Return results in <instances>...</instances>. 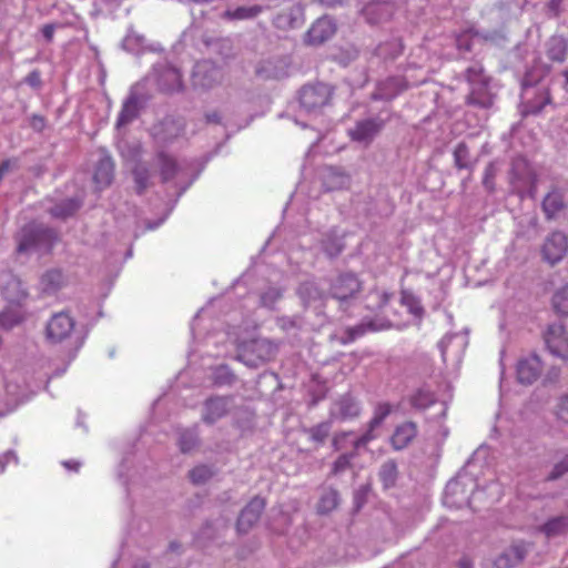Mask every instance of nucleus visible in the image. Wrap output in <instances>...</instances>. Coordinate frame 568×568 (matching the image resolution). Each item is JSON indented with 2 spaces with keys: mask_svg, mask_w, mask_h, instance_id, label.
I'll use <instances>...</instances> for the list:
<instances>
[{
  "mask_svg": "<svg viewBox=\"0 0 568 568\" xmlns=\"http://www.w3.org/2000/svg\"><path fill=\"white\" fill-rule=\"evenodd\" d=\"M541 209L546 220H555L566 209L564 194L558 189H551L541 202Z\"/></svg>",
  "mask_w": 568,
  "mask_h": 568,
  "instance_id": "13",
  "label": "nucleus"
},
{
  "mask_svg": "<svg viewBox=\"0 0 568 568\" xmlns=\"http://www.w3.org/2000/svg\"><path fill=\"white\" fill-rule=\"evenodd\" d=\"M393 405L389 402H378L373 408V414L368 423L381 427L385 419L393 413Z\"/></svg>",
  "mask_w": 568,
  "mask_h": 568,
  "instance_id": "28",
  "label": "nucleus"
},
{
  "mask_svg": "<svg viewBox=\"0 0 568 568\" xmlns=\"http://www.w3.org/2000/svg\"><path fill=\"white\" fill-rule=\"evenodd\" d=\"M436 402L435 394L425 387L416 389L409 397L410 405L416 409H426Z\"/></svg>",
  "mask_w": 568,
  "mask_h": 568,
  "instance_id": "25",
  "label": "nucleus"
},
{
  "mask_svg": "<svg viewBox=\"0 0 568 568\" xmlns=\"http://www.w3.org/2000/svg\"><path fill=\"white\" fill-rule=\"evenodd\" d=\"M526 556V549L523 545H514L500 554L494 565L496 568H513L520 564Z\"/></svg>",
  "mask_w": 568,
  "mask_h": 568,
  "instance_id": "18",
  "label": "nucleus"
},
{
  "mask_svg": "<svg viewBox=\"0 0 568 568\" xmlns=\"http://www.w3.org/2000/svg\"><path fill=\"white\" fill-rule=\"evenodd\" d=\"M275 353L276 347L272 342L257 338L244 343L236 358L250 367H257L271 361L275 356Z\"/></svg>",
  "mask_w": 568,
  "mask_h": 568,
  "instance_id": "1",
  "label": "nucleus"
},
{
  "mask_svg": "<svg viewBox=\"0 0 568 568\" xmlns=\"http://www.w3.org/2000/svg\"><path fill=\"white\" fill-rule=\"evenodd\" d=\"M197 444V437L192 432H184L180 436L179 446L183 453L191 452Z\"/></svg>",
  "mask_w": 568,
  "mask_h": 568,
  "instance_id": "41",
  "label": "nucleus"
},
{
  "mask_svg": "<svg viewBox=\"0 0 568 568\" xmlns=\"http://www.w3.org/2000/svg\"><path fill=\"white\" fill-rule=\"evenodd\" d=\"M457 566L458 568H473V562L467 556H464L459 559Z\"/></svg>",
  "mask_w": 568,
  "mask_h": 568,
  "instance_id": "55",
  "label": "nucleus"
},
{
  "mask_svg": "<svg viewBox=\"0 0 568 568\" xmlns=\"http://www.w3.org/2000/svg\"><path fill=\"white\" fill-rule=\"evenodd\" d=\"M20 322V317L16 316L14 318L9 317V312L4 311L0 314V325L4 327H11L12 325Z\"/></svg>",
  "mask_w": 568,
  "mask_h": 568,
  "instance_id": "52",
  "label": "nucleus"
},
{
  "mask_svg": "<svg viewBox=\"0 0 568 568\" xmlns=\"http://www.w3.org/2000/svg\"><path fill=\"white\" fill-rule=\"evenodd\" d=\"M41 285L45 292H55L64 285V276L60 270H50L41 277Z\"/></svg>",
  "mask_w": 568,
  "mask_h": 568,
  "instance_id": "27",
  "label": "nucleus"
},
{
  "mask_svg": "<svg viewBox=\"0 0 568 568\" xmlns=\"http://www.w3.org/2000/svg\"><path fill=\"white\" fill-rule=\"evenodd\" d=\"M562 77L565 78V88H567L568 85V68L565 69L562 72H561Z\"/></svg>",
  "mask_w": 568,
  "mask_h": 568,
  "instance_id": "62",
  "label": "nucleus"
},
{
  "mask_svg": "<svg viewBox=\"0 0 568 568\" xmlns=\"http://www.w3.org/2000/svg\"><path fill=\"white\" fill-rule=\"evenodd\" d=\"M212 379L216 386L231 385L235 381V375L226 365H221L215 368Z\"/></svg>",
  "mask_w": 568,
  "mask_h": 568,
  "instance_id": "37",
  "label": "nucleus"
},
{
  "mask_svg": "<svg viewBox=\"0 0 568 568\" xmlns=\"http://www.w3.org/2000/svg\"><path fill=\"white\" fill-rule=\"evenodd\" d=\"M42 34L47 41H52L54 34V26L53 24H44L42 27Z\"/></svg>",
  "mask_w": 568,
  "mask_h": 568,
  "instance_id": "53",
  "label": "nucleus"
},
{
  "mask_svg": "<svg viewBox=\"0 0 568 568\" xmlns=\"http://www.w3.org/2000/svg\"><path fill=\"white\" fill-rule=\"evenodd\" d=\"M544 365L539 356L530 354L520 358L517 363V378L519 383L530 385L541 375Z\"/></svg>",
  "mask_w": 568,
  "mask_h": 568,
  "instance_id": "8",
  "label": "nucleus"
},
{
  "mask_svg": "<svg viewBox=\"0 0 568 568\" xmlns=\"http://www.w3.org/2000/svg\"><path fill=\"white\" fill-rule=\"evenodd\" d=\"M336 32V26L332 19L323 17L317 19L308 29L305 42L311 45H320L331 39Z\"/></svg>",
  "mask_w": 568,
  "mask_h": 568,
  "instance_id": "11",
  "label": "nucleus"
},
{
  "mask_svg": "<svg viewBox=\"0 0 568 568\" xmlns=\"http://www.w3.org/2000/svg\"><path fill=\"white\" fill-rule=\"evenodd\" d=\"M353 435V432H341L334 435L332 446L334 450L338 452L346 447L348 438Z\"/></svg>",
  "mask_w": 568,
  "mask_h": 568,
  "instance_id": "45",
  "label": "nucleus"
},
{
  "mask_svg": "<svg viewBox=\"0 0 568 568\" xmlns=\"http://www.w3.org/2000/svg\"><path fill=\"white\" fill-rule=\"evenodd\" d=\"M331 432V424L327 422L320 423L313 427H311L307 433L310 438L318 444H323L325 439L328 437Z\"/></svg>",
  "mask_w": 568,
  "mask_h": 568,
  "instance_id": "38",
  "label": "nucleus"
},
{
  "mask_svg": "<svg viewBox=\"0 0 568 568\" xmlns=\"http://www.w3.org/2000/svg\"><path fill=\"white\" fill-rule=\"evenodd\" d=\"M232 396H212L203 404L202 419L206 424H214L227 415Z\"/></svg>",
  "mask_w": 568,
  "mask_h": 568,
  "instance_id": "9",
  "label": "nucleus"
},
{
  "mask_svg": "<svg viewBox=\"0 0 568 568\" xmlns=\"http://www.w3.org/2000/svg\"><path fill=\"white\" fill-rule=\"evenodd\" d=\"M377 294H378L379 300H381L379 307H383L386 304H388L389 298H390V295L388 293H386V292H378Z\"/></svg>",
  "mask_w": 568,
  "mask_h": 568,
  "instance_id": "56",
  "label": "nucleus"
},
{
  "mask_svg": "<svg viewBox=\"0 0 568 568\" xmlns=\"http://www.w3.org/2000/svg\"><path fill=\"white\" fill-rule=\"evenodd\" d=\"M552 307L558 315H568V285L562 286L554 294Z\"/></svg>",
  "mask_w": 568,
  "mask_h": 568,
  "instance_id": "33",
  "label": "nucleus"
},
{
  "mask_svg": "<svg viewBox=\"0 0 568 568\" xmlns=\"http://www.w3.org/2000/svg\"><path fill=\"white\" fill-rule=\"evenodd\" d=\"M156 164L163 183L175 178L178 173V163L171 155L160 152L156 155Z\"/></svg>",
  "mask_w": 568,
  "mask_h": 568,
  "instance_id": "23",
  "label": "nucleus"
},
{
  "mask_svg": "<svg viewBox=\"0 0 568 568\" xmlns=\"http://www.w3.org/2000/svg\"><path fill=\"white\" fill-rule=\"evenodd\" d=\"M566 473H568V470L561 465L560 462H558L554 466V468L550 471V474L548 475L547 479L548 480H556V479H558L559 477H561Z\"/></svg>",
  "mask_w": 568,
  "mask_h": 568,
  "instance_id": "51",
  "label": "nucleus"
},
{
  "mask_svg": "<svg viewBox=\"0 0 568 568\" xmlns=\"http://www.w3.org/2000/svg\"><path fill=\"white\" fill-rule=\"evenodd\" d=\"M265 505V499L260 496L248 501L237 518L236 529L240 534L247 532L258 521Z\"/></svg>",
  "mask_w": 568,
  "mask_h": 568,
  "instance_id": "6",
  "label": "nucleus"
},
{
  "mask_svg": "<svg viewBox=\"0 0 568 568\" xmlns=\"http://www.w3.org/2000/svg\"><path fill=\"white\" fill-rule=\"evenodd\" d=\"M323 246L326 254L331 257L338 255L343 251V245L335 243L331 245L328 241H325Z\"/></svg>",
  "mask_w": 568,
  "mask_h": 568,
  "instance_id": "48",
  "label": "nucleus"
},
{
  "mask_svg": "<svg viewBox=\"0 0 568 568\" xmlns=\"http://www.w3.org/2000/svg\"><path fill=\"white\" fill-rule=\"evenodd\" d=\"M63 464H64V466H65L67 468H69V469H74V470H77V469L79 468V464H78V463H75V462H65V463H63Z\"/></svg>",
  "mask_w": 568,
  "mask_h": 568,
  "instance_id": "60",
  "label": "nucleus"
},
{
  "mask_svg": "<svg viewBox=\"0 0 568 568\" xmlns=\"http://www.w3.org/2000/svg\"><path fill=\"white\" fill-rule=\"evenodd\" d=\"M10 285H12L16 288H20L21 284L18 280L11 278ZM6 298L9 301H17L20 302L22 298L26 297V294L22 290H19L18 294L16 296L9 295L7 292H4Z\"/></svg>",
  "mask_w": 568,
  "mask_h": 568,
  "instance_id": "49",
  "label": "nucleus"
},
{
  "mask_svg": "<svg viewBox=\"0 0 568 568\" xmlns=\"http://www.w3.org/2000/svg\"><path fill=\"white\" fill-rule=\"evenodd\" d=\"M556 415L560 420L568 424V394L560 398L557 405Z\"/></svg>",
  "mask_w": 568,
  "mask_h": 568,
  "instance_id": "47",
  "label": "nucleus"
},
{
  "mask_svg": "<svg viewBox=\"0 0 568 568\" xmlns=\"http://www.w3.org/2000/svg\"><path fill=\"white\" fill-rule=\"evenodd\" d=\"M539 530L548 538L564 535L568 531V516L552 517Z\"/></svg>",
  "mask_w": 568,
  "mask_h": 568,
  "instance_id": "24",
  "label": "nucleus"
},
{
  "mask_svg": "<svg viewBox=\"0 0 568 568\" xmlns=\"http://www.w3.org/2000/svg\"><path fill=\"white\" fill-rule=\"evenodd\" d=\"M12 166V160H4L0 163V175H4Z\"/></svg>",
  "mask_w": 568,
  "mask_h": 568,
  "instance_id": "54",
  "label": "nucleus"
},
{
  "mask_svg": "<svg viewBox=\"0 0 568 568\" xmlns=\"http://www.w3.org/2000/svg\"><path fill=\"white\" fill-rule=\"evenodd\" d=\"M52 231L34 227H24L18 244V252L23 253L37 246L44 237H50Z\"/></svg>",
  "mask_w": 568,
  "mask_h": 568,
  "instance_id": "16",
  "label": "nucleus"
},
{
  "mask_svg": "<svg viewBox=\"0 0 568 568\" xmlns=\"http://www.w3.org/2000/svg\"><path fill=\"white\" fill-rule=\"evenodd\" d=\"M547 58L556 63H564L568 57V40L564 36H552L545 45Z\"/></svg>",
  "mask_w": 568,
  "mask_h": 568,
  "instance_id": "15",
  "label": "nucleus"
},
{
  "mask_svg": "<svg viewBox=\"0 0 568 568\" xmlns=\"http://www.w3.org/2000/svg\"><path fill=\"white\" fill-rule=\"evenodd\" d=\"M270 294H271V292H270ZM272 294L274 295L273 300H277V298H280V296H281V294H280L277 291H272ZM267 297H268V293H265V294L262 296V302H263V304H264V305H266V304H267V302H266Z\"/></svg>",
  "mask_w": 568,
  "mask_h": 568,
  "instance_id": "58",
  "label": "nucleus"
},
{
  "mask_svg": "<svg viewBox=\"0 0 568 568\" xmlns=\"http://www.w3.org/2000/svg\"><path fill=\"white\" fill-rule=\"evenodd\" d=\"M466 103L481 109L491 108L494 98L488 91V84H478L477 88H473L466 98Z\"/></svg>",
  "mask_w": 568,
  "mask_h": 568,
  "instance_id": "22",
  "label": "nucleus"
},
{
  "mask_svg": "<svg viewBox=\"0 0 568 568\" xmlns=\"http://www.w3.org/2000/svg\"><path fill=\"white\" fill-rule=\"evenodd\" d=\"M549 103H551V94H550L549 90H546V98H545L544 104H549Z\"/></svg>",
  "mask_w": 568,
  "mask_h": 568,
  "instance_id": "61",
  "label": "nucleus"
},
{
  "mask_svg": "<svg viewBox=\"0 0 568 568\" xmlns=\"http://www.w3.org/2000/svg\"><path fill=\"white\" fill-rule=\"evenodd\" d=\"M297 294L305 306H310L315 303L324 304L326 294L313 282H304L300 285Z\"/></svg>",
  "mask_w": 568,
  "mask_h": 568,
  "instance_id": "19",
  "label": "nucleus"
},
{
  "mask_svg": "<svg viewBox=\"0 0 568 568\" xmlns=\"http://www.w3.org/2000/svg\"><path fill=\"white\" fill-rule=\"evenodd\" d=\"M358 455L356 450L352 448L351 453L341 454L332 465L331 474L336 476L352 467L353 459Z\"/></svg>",
  "mask_w": 568,
  "mask_h": 568,
  "instance_id": "34",
  "label": "nucleus"
},
{
  "mask_svg": "<svg viewBox=\"0 0 568 568\" xmlns=\"http://www.w3.org/2000/svg\"><path fill=\"white\" fill-rule=\"evenodd\" d=\"M390 6L387 2H371L363 9L366 21L377 24L390 17Z\"/></svg>",
  "mask_w": 568,
  "mask_h": 568,
  "instance_id": "21",
  "label": "nucleus"
},
{
  "mask_svg": "<svg viewBox=\"0 0 568 568\" xmlns=\"http://www.w3.org/2000/svg\"><path fill=\"white\" fill-rule=\"evenodd\" d=\"M454 161L457 169L463 170L468 168L469 149L466 143L460 142L454 150Z\"/></svg>",
  "mask_w": 568,
  "mask_h": 568,
  "instance_id": "39",
  "label": "nucleus"
},
{
  "mask_svg": "<svg viewBox=\"0 0 568 568\" xmlns=\"http://www.w3.org/2000/svg\"><path fill=\"white\" fill-rule=\"evenodd\" d=\"M73 328L74 321L68 313H57L47 324V338L52 343L62 342L71 335Z\"/></svg>",
  "mask_w": 568,
  "mask_h": 568,
  "instance_id": "5",
  "label": "nucleus"
},
{
  "mask_svg": "<svg viewBox=\"0 0 568 568\" xmlns=\"http://www.w3.org/2000/svg\"><path fill=\"white\" fill-rule=\"evenodd\" d=\"M114 163L110 156H103L99 160L94 174L93 181L98 189H104L109 186L113 180Z\"/></svg>",
  "mask_w": 568,
  "mask_h": 568,
  "instance_id": "17",
  "label": "nucleus"
},
{
  "mask_svg": "<svg viewBox=\"0 0 568 568\" xmlns=\"http://www.w3.org/2000/svg\"><path fill=\"white\" fill-rule=\"evenodd\" d=\"M333 95V89L325 83H314L302 88L300 92V102L307 110H315L329 103Z\"/></svg>",
  "mask_w": 568,
  "mask_h": 568,
  "instance_id": "3",
  "label": "nucleus"
},
{
  "mask_svg": "<svg viewBox=\"0 0 568 568\" xmlns=\"http://www.w3.org/2000/svg\"><path fill=\"white\" fill-rule=\"evenodd\" d=\"M568 252V237L565 233L552 232L542 245V256L550 265L560 262Z\"/></svg>",
  "mask_w": 568,
  "mask_h": 568,
  "instance_id": "4",
  "label": "nucleus"
},
{
  "mask_svg": "<svg viewBox=\"0 0 568 568\" xmlns=\"http://www.w3.org/2000/svg\"><path fill=\"white\" fill-rule=\"evenodd\" d=\"M382 128V121L367 119L357 122L354 129L351 130L349 135L354 141L369 143Z\"/></svg>",
  "mask_w": 568,
  "mask_h": 568,
  "instance_id": "14",
  "label": "nucleus"
},
{
  "mask_svg": "<svg viewBox=\"0 0 568 568\" xmlns=\"http://www.w3.org/2000/svg\"><path fill=\"white\" fill-rule=\"evenodd\" d=\"M43 124H44L43 118H41V116H33V126L34 128H38V125H39V128H42Z\"/></svg>",
  "mask_w": 568,
  "mask_h": 568,
  "instance_id": "59",
  "label": "nucleus"
},
{
  "mask_svg": "<svg viewBox=\"0 0 568 568\" xmlns=\"http://www.w3.org/2000/svg\"><path fill=\"white\" fill-rule=\"evenodd\" d=\"M338 500H339L338 491L335 489H328L321 496V498L318 500V504H317L318 513H321V514L331 513L332 510H334L337 507Z\"/></svg>",
  "mask_w": 568,
  "mask_h": 568,
  "instance_id": "30",
  "label": "nucleus"
},
{
  "mask_svg": "<svg viewBox=\"0 0 568 568\" xmlns=\"http://www.w3.org/2000/svg\"><path fill=\"white\" fill-rule=\"evenodd\" d=\"M561 465L568 470V455H566L561 460Z\"/></svg>",
  "mask_w": 568,
  "mask_h": 568,
  "instance_id": "63",
  "label": "nucleus"
},
{
  "mask_svg": "<svg viewBox=\"0 0 568 568\" xmlns=\"http://www.w3.org/2000/svg\"><path fill=\"white\" fill-rule=\"evenodd\" d=\"M138 116V103L134 99L128 100L118 116L116 125L123 126L133 121Z\"/></svg>",
  "mask_w": 568,
  "mask_h": 568,
  "instance_id": "32",
  "label": "nucleus"
},
{
  "mask_svg": "<svg viewBox=\"0 0 568 568\" xmlns=\"http://www.w3.org/2000/svg\"><path fill=\"white\" fill-rule=\"evenodd\" d=\"M263 11L261 6L239 7L234 10H226L223 18L229 20H247L257 17Z\"/></svg>",
  "mask_w": 568,
  "mask_h": 568,
  "instance_id": "26",
  "label": "nucleus"
},
{
  "mask_svg": "<svg viewBox=\"0 0 568 568\" xmlns=\"http://www.w3.org/2000/svg\"><path fill=\"white\" fill-rule=\"evenodd\" d=\"M496 176V169L493 163H489L484 172L483 184L490 192L494 191V179Z\"/></svg>",
  "mask_w": 568,
  "mask_h": 568,
  "instance_id": "46",
  "label": "nucleus"
},
{
  "mask_svg": "<svg viewBox=\"0 0 568 568\" xmlns=\"http://www.w3.org/2000/svg\"><path fill=\"white\" fill-rule=\"evenodd\" d=\"M133 176L136 184V192L143 193L150 185V171L144 165H136L133 170Z\"/></svg>",
  "mask_w": 568,
  "mask_h": 568,
  "instance_id": "36",
  "label": "nucleus"
},
{
  "mask_svg": "<svg viewBox=\"0 0 568 568\" xmlns=\"http://www.w3.org/2000/svg\"><path fill=\"white\" fill-rule=\"evenodd\" d=\"M26 82L30 85V87H33V88H38L40 87L41 84V74L38 70H33L31 71L27 77H26Z\"/></svg>",
  "mask_w": 568,
  "mask_h": 568,
  "instance_id": "50",
  "label": "nucleus"
},
{
  "mask_svg": "<svg viewBox=\"0 0 568 568\" xmlns=\"http://www.w3.org/2000/svg\"><path fill=\"white\" fill-rule=\"evenodd\" d=\"M398 476L397 464L394 459L386 460L379 470V478L385 487H392L395 485Z\"/></svg>",
  "mask_w": 568,
  "mask_h": 568,
  "instance_id": "29",
  "label": "nucleus"
},
{
  "mask_svg": "<svg viewBox=\"0 0 568 568\" xmlns=\"http://www.w3.org/2000/svg\"><path fill=\"white\" fill-rule=\"evenodd\" d=\"M363 281L354 272H343L331 281L328 294L339 303L357 298L363 291Z\"/></svg>",
  "mask_w": 568,
  "mask_h": 568,
  "instance_id": "2",
  "label": "nucleus"
},
{
  "mask_svg": "<svg viewBox=\"0 0 568 568\" xmlns=\"http://www.w3.org/2000/svg\"><path fill=\"white\" fill-rule=\"evenodd\" d=\"M213 474L214 471L210 467L200 465L190 471V479L196 485L204 484L213 476Z\"/></svg>",
  "mask_w": 568,
  "mask_h": 568,
  "instance_id": "40",
  "label": "nucleus"
},
{
  "mask_svg": "<svg viewBox=\"0 0 568 568\" xmlns=\"http://www.w3.org/2000/svg\"><path fill=\"white\" fill-rule=\"evenodd\" d=\"M465 78L467 82L473 85H484L489 83L488 78L485 75L484 68L480 64H474L468 67L465 72Z\"/></svg>",
  "mask_w": 568,
  "mask_h": 568,
  "instance_id": "35",
  "label": "nucleus"
},
{
  "mask_svg": "<svg viewBox=\"0 0 568 568\" xmlns=\"http://www.w3.org/2000/svg\"><path fill=\"white\" fill-rule=\"evenodd\" d=\"M206 120H207V122H211V123H219L220 116L216 112H213V113L206 114Z\"/></svg>",
  "mask_w": 568,
  "mask_h": 568,
  "instance_id": "57",
  "label": "nucleus"
},
{
  "mask_svg": "<svg viewBox=\"0 0 568 568\" xmlns=\"http://www.w3.org/2000/svg\"><path fill=\"white\" fill-rule=\"evenodd\" d=\"M545 342L551 354L568 358V337L562 325H549L545 333Z\"/></svg>",
  "mask_w": 568,
  "mask_h": 568,
  "instance_id": "10",
  "label": "nucleus"
},
{
  "mask_svg": "<svg viewBox=\"0 0 568 568\" xmlns=\"http://www.w3.org/2000/svg\"><path fill=\"white\" fill-rule=\"evenodd\" d=\"M133 568H149V565L145 562L136 564Z\"/></svg>",
  "mask_w": 568,
  "mask_h": 568,
  "instance_id": "64",
  "label": "nucleus"
},
{
  "mask_svg": "<svg viewBox=\"0 0 568 568\" xmlns=\"http://www.w3.org/2000/svg\"><path fill=\"white\" fill-rule=\"evenodd\" d=\"M359 400L349 393L339 396L333 404L332 416L341 420L356 419L362 415Z\"/></svg>",
  "mask_w": 568,
  "mask_h": 568,
  "instance_id": "7",
  "label": "nucleus"
},
{
  "mask_svg": "<svg viewBox=\"0 0 568 568\" xmlns=\"http://www.w3.org/2000/svg\"><path fill=\"white\" fill-rule=\"evenodd\" d=\"M79 209V203L74 200L67 201L63 206H57L53 211L55 216L67 217L72 215Z\"/></svg>",
  "mask_w": 568,
  "mask_h": 568,
  "instance_id": "43",
  "label": "nucleus"
},
{
  "mask_svg": "<svg viewBox=\"0 0 568 568\" xmlns=\"http://www.w3.org/2000/svg\"><path fill=\"white\" fill-rule=\"evenodd\" d=\"M302 10L300 7H291L280 12L273 20L278 29H293L302 23Z\"/></svg>",
  "mask_w": 568,
  "mask_h": 568,
  "instance_id": "20",
  "label": "nucleus"
},
{
  "mask_svg": "<svg viewBox=\"0 0 568 568\" xmlns=\"http://www.w3.org/2000/svg\"><path fill=\"white\" fill-rule=\"evenodd\" d=\"M417 424L412 420H406L398 424L390 438L389 444L394 450H403L407 448L417 437Z\"/></svg>",
  "mask_w": 568,
  "mask_h": 568,
  "instance_id": "12",
  "label": "nucleus"
},
{
  "mask_svg": "<svg viewBox=\"0 0 568 568\" xmlns=\"http://www.w3.org/2000/svg\"><path fill=\"white\" fill-rule=\"evenodd\" d=\"M471 36H473V31L471 30H467V31L460 32L456 37V45H457V48L459 50L470 51L471 48H473Z\"/></svg>",
  "mask_w": 568,
  "mask_h": 568,
  "instance_id": "44",
  "label": "nucleus"
},
{
  "mask_svg": "<svg viewBox=\"0 0 568 568\" xmlns=\"http://www.w3.org/2000/svg\"><path fill=\"white\" fill-rule=\"evenodd\" d=\"M377 428L373 424L367 423L365 432L352 442V448L357 453L361 449L367 448L368 444L378 437Z\"/></svg>",
  "mask_w": 568,
  "mask_h": 568,
  "instance_id": "31",
  "label": "nucleus"
},
{
  "mask_svg": "<svg viewBox=\"0 0 568 568\" xmlns=\"http://www.w3.org/2000/svg\"><path fill=\"white\" fill-rule=\"evenodd\" d=\"M403 304L406 305L409 312L415 316H422L424 313V308L420 305L419 301L412 294L403 296Z\"/></svg>",
  "mask_w": 568,
  "mask_h": 568,
  "instance_id": "42",
  "label": "nucleus"
}]
</instances>
